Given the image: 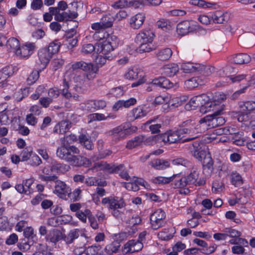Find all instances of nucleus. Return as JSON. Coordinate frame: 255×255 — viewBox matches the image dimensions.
I'll use <instances>...</instances> for the list:
<instances>
[{"mask_svg": "<svg viewBox=\"0 0 255 255\" xmlns=\"http://www.w3.org/2000/svg\"><path fill=\"white\" fill-rule=\"evenodd\" d=\"M168 131H167L162 134L154 135L152 138L156 142H163L164 143H165L168 142Z\"/></svg>", "mask_w": 255, "mask_h": 255, "instance_id": "nucleus-60", "label": "nucleus"}, {"mask_svg": "<svg viewBox=\"0 0 255 255\" xmlns=\"http://www.w3.org/2000/svg\"><path fill=\"white\" fill-rule=\"evenodd\" d=\"M102 203L104 205L108 204L109 208L113 210L112 213L114 216H118L119 213L118 209L126 206V203L123 199L118 197L111 196L104 198L102 199Z\"/></svg>", "mask_w": 255, "mask_h": 255, "instance_id": "nucleus-4", "label": "nucleus"}, {"mask_svg": "<svg viewBox=\"0 0 255 255\" xmlns=\"http://www.w3.org/2000/svg\"><path fill=\"white\" fill-rule=\"evenodd\" d=\"M217 104L215 103V101L214 100L211 101L210 98L209 97V101L205 103V104L203 105V106L200 109V111L202 113H206L211 111L216 110L217 109H219V108H217Z\"/></svg>", "mask_w": 255, "mask_h": 255, "instance_id": "nucleus-37", "label": "nucleus"}, {"mask_svg": "<svg viewBox=\"0 0 255 255\" xmlns=\"http://www.w3.org/2000/svg\"><path fill=\"white\" fill-rule=\"evenodd\" d=\"M174 233L175 231L171 228L164 229L158 234L157 236L161 240L168 241L173 238Z\"/></svg>", "mask_w": 255, "mask_h": 255, "instance_id": "nucleus-38", "label": "nucleus"}, {"mask_svg": "<svg viewBox=\"0 0 255 255\" xmlns=\"http://www.w3.org/2000/svg\"><path fill=\"white\" fill-rule=\"evenodd\" d=\"M117 39L115 36L109 37L106 41L101 43L96 44V52L99 54L109 55H112L111 52L114 50V47L116 46V42H111L110 40Z\"/></svg>", "mask_w": 255, "mask_h": 255, "instance_id": "nucleus-7", "label": "nucleus"}, {"mask_svg": "<svg viewBox=\"0 0 255 255\" xmlns=\"http://www.w3.org/2000/svg\"><path fill=\"white\" fill-rule=\"evenodd\" d=\"M143 141V137L142 136H137L128 141V148H132L139 145Z\"/></svg>", "mask_w": 255, "mask_h": 255, "instance_id": "nucleus-59", "label": "nucleus"}, {"mask_svg": "<svg viewBox=\"0 0 255 255\" xmlns=\"http://www.w3.org/2000/svg\"><path fill=\"white\" fill-rule=\"evenodd\" d=\"M146 115V112L140 108H135L130 112V120H134Z\"/></svg>", "mask_w": 255, "mask_h": 255, "instance_id": "nucleus-49", "label": "nucleus"}, {"mask_svg": "<svg viewBox=\"0 0 255 255\" xmlns=\"http://www.w3.org/2000/svg\"><path fill=\"white\" fill-rule=\"evenodd\" d=\"M177 176V175H173L172 176L170 177L158 176L151 179V181L154 184H165L173 181V179Z\"/></svg>", "mask_w": 255, "mask_h": 255, "instance_id": "nucleus-42", "label": "nucleus"}, {"mask_svg": "<svg viewBox=\"0 0 255 255\" xmlns=\"http://www.w3.org/2000/svg\"><path fill=\"white\" fill-rule=\"evenodd\" d=\"M32 242L29 240L24 239L22 240L21 242L18 244L19 249L22 251H26L30 249Z\"/></svg>", "mask_w": 255, "mask_h": 255, "instance_id": "nucleus-63", "label": "nucleus"}, {"mask_svg": "<svg viewBox=\"0 0 255 255\" xmlns=\"http://www.w3.org/2000/svg\"><path fill=\"white\" fill-rule=\"evenodd\" d=\"M88 122L92 123L96 121H103L107 119V117L103 114L100 113H94L90 114L88 117Z\"/></svg>", "mask_w": 255, "mask_h": 255, "instance_id": "nucleus-56", "label": "nucleus"}, {"mask_svg": "<svg viewBox=\"0 0 255 255\" xmlns=\"http://www.w3.org/2000/svg\"><path fill=\"white\" fill-rule=\"evenodd\" d=\"M71 69L73 71L81 69L85 72H88L92 74L96 73L98 71V68L96 66H95L92 63H86L83 61L74 62L71 65ZM86 77L89 80L94 78L90 73L87 74Z\"/></svg>", "mask_w": 255, "mask_h": 255, "instance_id": "nucleus-6", "label": "nucleus"}, {"mask_svg": "<svg viewBox=\"0 0 255 255\" xmlns=\"http://www.w3.org/2000/svg\"><path fill=\"white\" fill-rule=\"evenodd\" d=\"M203 157L201 161L203 172L207 175H210L213 170V160L209 154H206Z\"/></svg>", "mask_w": 255, "mask_h": 255, "instance_id": "nucleus-16", "label": "nucleus"}, {"mask_svg": "<svg viewBox=\"0 0 255 255\" xmlns=\"http://www.w3.org/2000/svg\"><path fill=\"white\" fill-rule=\"evenodd\" d=\"M150 164L157 170L164 169L170 166L169 161L163 159H154L150 162Z\"/></svg>", "mask_w": 255, "mask_h": 255, "instance_id": "nucleus-33", "label": "nucleus"}, {"mask_svg": "<svg viewBox=\"0 0 255 255\" xmlns=\"http://www.w3.org/2000/svg\"><path fill=\"white\" fill-rule=\"evenodd\" d=\"M190 151L192 156L200 161H202L203 156L206 155V152L202 149L200 143L198 141L192 143Z\"/></svg>", "mask_w": 255, "mask_h": 255, "instance_id": "nucleus-18", "label": "nucleus"}, {"mask_svg": "<svg viewBox=\"0 0 255 255\" xmlns=\"http://www.w3.org/2000/svg\"><path fill=\"white\" fill-rule=\"evenodd\" d=\"M111 135H114L117 138H123L126 137L128 134V128L126 125H121L110 131Z\"/></svg>", "mask_w": 255, "mask_h": 255, "instance_id": "nucleus-23", "label": "nucleus"}, {"mask_svg": "<svg viewBox=\"0 0 255 255\" xmlns=\"http://www.w3.org/2000/svg\"><path fill=\"white\" fill-rule=\"evenodd\" d=\"M240 108L245 111H251L255 110V101H247L242 102L240 104Z\"/></svg>", "mask_w": 255, "mask_h": 255, "instance_id": "nucleus-51", "label": "nucleus"}, {"mask_svg": "<svg viewBox=\"0 0 255 255\" xmlns=\"http://www.w3.org/2000/svg\"><path fill=\"white\" fill-rule=\"evenodd\" d=\"M6 46L16 53V50H17L19 47V42L16 38L11 37L8 39V42Z\"/></svg>", "mask_w": 255, "mask_h": 255, "instance_id": "nucleus-53", "label": "nucleus"}, {"mask_svg": "<svg viewBox=\"0 0 255 255\" xmlns=\"http://www.w3.org/2000/svg\"><path fill=\"white\" fill-rule=\"evenodd\" d=\"M172 54V51L170 48H164L155 52L156 57L160 60H168Z\"/></svg>", "mask_w": 255, "mask_h": 255, "instance_id": "nucleus-35", "label": "nucleus"}, {"mask_svg": "<svg viewBox=\"0 0 255 255\" xmlns=\"http://www.w3.org/2000/svg\"><path fill=\"white\" fill-rule=\"evenodd\" d=\"M202 84V81L198 77H196L186 80L184 82V87L185 88L191 90Z\"/></svg>", "mask_w": 255, "mask_h": 255, "instance_id": "nucleus-31", "label": "nucleus"}, {"mask_svg": "<svg viewBox=\"0 0 255 255\" xmlns=\"http://www.w3.org/2000/svg\"><path fill=\"white\" fill-rule=\"evenodd\" d=\"M113 58V55H105L102 54H99L95 58V61L98 66L102 67L106 64L107 60H112Z\"/></svg>", "mask_w": 255, "mask_h": 255, "instance_id": "nucleus-43", "label": "nucleus"}, {"mask_svg": "<svg viewBox=\"0 0 255 255\" xmlns=\"http://www.w3.org/2000/svg\"><path fill=\"white\" fill-rule=\"evenodd\" d=\"M179 71L178 66L174 63L169 64L163 67V73L168 77L174 76Z\"/></svg>", "mask_w": 255, "mask_h": 255, "instance_id": "nucleus-34", "label": "nucleus"}, {"mask_svg": "<svg viewBox=\"0 0 255 255\" xmlns=\"http://www.w3.org/2000/svg\"><path fill=\"white\" fill-rule=\"evenodd\" d=\"M216 248L213 246H210L208 248L206 249H199L196 248H193L185 250L184 251V254L185 255L194 254L200 251L201 253L209 255L213 253L215 251Z\"/></svg>", "mask_w": 255, "mask_h": 255, "instance_id": "nucleus-27", "label": "nucleus"}, {"mask_svg": "<svg viewBox=\"0 0 255 255\" xmlns=\"http://www.w3.org/2000/svg\"><path fill=\"white\" fill-rule=\"evenodd\" d=\"M158 28L165 31H168L172 29L171 22L166 19H161L158 20L156 24Z\"/></svg>", "mask_w": 255, "mask_h": 255, "instance_id": "nucleus-41", "label": "nucleus"}, {"mask_svg": "<svg viewBox=\"0 0 255 255\" xmlns=\"http://www.w3.org/2000/svg\"><path fill=\"white\" fill-rule=\"evenodd\" d=\"M141 222V218L138 216H132L128 220V236L132 237L137 231L136 226L140 224Z\"/></svg>", "mask_w": 255, "mask_h": 255, "instance_id": "nucleus-20", "label": "nucleus"}, {"mask_svg": "<svg viewBox=\"0 0 255 255\" xmlns=\"http://www.w3.org/2000/svg\"><path fill=\"white\" fill-rule=\"evenodd\" d=\"M176 175L177 176L175 178H177L172 183L174 188H184L187 185H189L184 177L180 178L179 175Z\"/></svg>", "mask_w": 255, "mask_h": 255, "instance_id": "nucleus-46", "label": "nucleus"}, {"mask_svg": "<svg viewBox=\"0 0 255 255\" xmlns=\"http://www.w3.org/2000/svg\"><path fill=\"white\" fill-rule=\"evenodd\" d=\"M68 162L76 167H88L91 164V160L87 157L79 154H72Z\"/></svg>", "mask_w": 255, "mask_h": 255, "instance_id": "nucleus-11", "label": "nucleus"}, {"mask_svg": "<svg viewBox=\"0 0 255 255\" xmlns=\"http://www.w3.org/2000/svg\"><path fill=\"white\" fill-rule=\"evenodd\" d=\"M199 174V173L197 168H193L191 169L190 174L184 177L186 179V182L189 185L194 184L198 178Z\"/></svg>", "mask_w": 255, "mask_h": 255, "instance_id": "nucleus-40", "label": "nucleus"}, {"mask_svg": "<svg viewBox=\"0 0 255 255\" xmlns=\"http://www.w3.org/2000/svg\"><path fill=\"white\" fill-rule=\"evenodd\" d=\"M49 168H50L51 171L59 174L65 173L70 169L69 165L60 163L55 160L52 161Z\"/></svg>", "mask_w": 255, "mask_h": 255, "instance_id": "nucleus-13", "label": "nucleus"}, {"mask_svg": "<svg viewBox=\"0 0 255 255\" xmlns=\"http://www.w3.org/2000/svg\"><path fill=\"white\" fill-rule=\"evenodd\" d=\"M114 20L115 18L114 16H112L111 14H108L103 16L100 22L103 27H104L105 29L107 28L112 26Z\"/></svg>", "mask_w": 255, "mask_h": 255, "instance_id": "nucleus-45", "label": "nucleus"}, {"mask_svg": "<svg viewBox=\"0 0 255 255\" xmlns=\"http://www.w3.org/2000/svg\"><path fill=\"white\" fill-rule=\"evenodd\" d=\"M143 248L142 243L139 240L128 241V254L138 252Z\"/></svg>", "mask_w": 255, "mask_h": 255, "instance_id": "nucleus-32", "label": "nucleus"}, {"mask_svg": "<svg viewBox=\"0 0 255 255\" xmlns=\"http://www.w3.org/2000/svg\"><path fill=\"white\" fill-rule=\"evenodd\" d=\"M38 55L41 63L45 67L49 62L52 55L47 50V48L40 49L38 52Z\"/></svg>", "mask_w": 255, "mask_h": 255, "instance_id": "nucleus-24", "label": "nucleus"}, {"mask_svg": "<svg viewBox=\"0 0 255 255\" xmlns=\"http://www.w3.org/2000/svg\"><path fill=\"white\" fill-rule=\"evenodd\" d=\"M196 98H197L196 96L193 97L190 99V101L185 105V109L186 110H194L196 108H200L199 104L197 102V99H196Z\"/></svg>", "mask_w": 255, "mask_h": 255, "instance_id": "nucleus-57", "label": "nucleus"}, {"mask_svg": "<svg viewBox=\"0 0 255 255\" xmlns=\"http://www.w3.org/2000/svg\"><path fill=\"white\" fill-rule=\"evenodd\" d=\"M80 108L83 111H91L94 109V100H87L80 104Z\"/></svg>", "mask_w": 255, "mask_h": 255, "instance_id": "nucleus-64", "label": "nucleus"}, {"mask_svg": "<svg viewBox=\"0 0 255 255\" xmlns=\"http://www.w3.org/2000/svg\"><path fill=\"white\" fill-rule=\"evenodd\" d=\"M54 181L55 182L54 193L59 198L67 200L71 194V189L70 187L65 182L61 180L56 179Z\"/></svg>", "mask_w": 255, "mask_h": 255, "instance_id": "nucleus-10", "label": "nucleus"}, {"mask_svg": "<svg viewBox=\"0 0 255 255\" xmlns=\"http://www.w3.org/2000/svg\"><path fill=\"white\" fill-rule=\"evenodd\" d=\"M153 31L150 29H145L140 31L135 38V42H151L154 37Z\"/></svg>", "mask_w": 255, "mask_h": 255, "instance_id": "nucleus-12", "label": "nucleus"}, {"mask_svg": "<svg viewBox=\"0 0 255 255\" xmlns=\"http://www.w3.org/2000/svg\"><path fill=\"white\" fill-rule=\"evenodd\" d=\"M179 132L181 133L182 135L189 136L188 137L184 138L183 141L188 142L193 140L198 137V134L200 133L198 125H196L195 122L191 120L183 122L179 125Z\"/></svg>", "mask_w": 255, "mask_h": 255, "instance_id": "nucleus-1", "label": "nucleus"}, {"mask_svg": "<svg viewBox=\"0 0 255 255\" xmlns=\"http://www.w3.org/2000/svg\"><path fill=\"white\" fill-rule=\"evenodd\" d=\"M200 29L199 25L194 21L184 20L177 24L176 32L178 35L183 36Z\"/></svg>", "mask_w": 255, "mask_h": 255, "instance_id": "nucleus-3", "label": "nucleus"}, {"mask_svg": "<svg viewBox=\"0 0 255 255\" xmlns=\"http://www.w3.org/2000/svg\"><path fill=\"white\" fill-rule=\"evenodd\" d=\"M143 71L137 66H131L128 68V80H137L131 84L132 87H137L143 83Z\"/></svg>", "mask_w": 255, "mask_h": 255, "instance_id": "nucleus-9", "label": "nucleus"}, {"mask_svg": "<svg viewBox=\"0 0 255 255\" xmlns=\"http://www.w3.org/2000/svg\"><path fill=\"white\" fill-rule=\"evenodd\" d=\"M190 3L203 8L210 7L212 4L211 3L206 2L204 0H191Z\"/></svg>", "mask_w": 255, "mask_h": 255, "instance_id": "nucleus-61", "label": "nucleus"}, {"mask_svg": "<svg viewBox=\"0 0 255 255\" xmlns=\"http://www.w3.org/2000/svg\"><path fill=\"white\" fill-rule=\"evenodd\" d=\"M80 153L79 149L75 145L68 146H59L56 150L57 156L63 160L68 162L72 155L79 154Z\"/></svg>", "mask_w": 255, "mask_h": 255, "instance_id": "nucleus-5", "label": "nucleus"}, {"mask_svg": "<svg viewBox=\"0 0 255 255\" xmlns=\"http://www.w3.org/2000/svg\"><path fill=\"white\" fill-rule=\"evenodd\" d=\"M81 238L85 237V234L82 233L78 229L71 230L67 235H63V240L67 245L73 243L75 240L78 239L79 236Z\"/></svg>", "mask_w": 255, "mask_h": 255, "instance_id": "nucleus-14", "label": "nucleus"}, {"mask_svg": "<svg viewBox=\"0 0 255 255\" xmlns=\"http://www.w3.org/2000/svg\"><path fill=\"white\" fill-rule=\"evenodd\" d=\"M63 235L62 232L57 229L51 230L46 237V241H49L53 243H56L61 239H63Z\"/></svg>", "mask_w": 255, "mask_h": 255, "instance_id": "nucleus-28", "label": "nucleus"}, {"mask_svg": "<svg viewBox=\"0 0 255 255\" xmlns=\"http://www.w3.org/2000/svg\"><path fill=\"white\" fill-rule=\"evenodd\" d=\"M224 105H222L219 109H217L213 114L207 115L199 121L200 124L207 123L208 126L215 128L223 125L225 123V119L221 115L223 114Z\"/></svg>", "mask_w": 255, "mask_h": 255, "instance_id": "nucleus-2", "label": "nucleus"}, {"mask_svg": "<svg viewBox=\"0 0 255 255\" xmlns=\"http://www.w3.org/2000/svg\"><path fill=\"white\" fill-rule=\"evenodd\" d=\"M78 16V14L76 10H71L70 8H69L67 11L63 12L61 14L56 15V20L60 22L71 21L77 18Z\"/></svg>", "mask_w": 255, "mask_h": 255, "instance_id": "nucleus-15", "label": "nucleus"}, {"mask_svg": "<svg viewBox=\"0 0 255 255\" xmlns=\"http://www.w3.org/2000/svg\"><path fill=\"white\" fill-rule=\"evenodd\" d=\"M165 217V213L161 209H158L155 211L150 217L152 228L154 230H157L162 227L165 223L164 220Z\"/></svg>", "mask_w": 255, "mask_h": 255, "instance_id": "nucleus-8", "label": "nucleus"}, {"mask_svg": "<svg viewBox=\"0 0 255 255\" xmlns=\"http://www.w3.org/2000/svg\"><path fill=\"white\" fill-rule=\"evenodd\" d=\"M43 174L39 175L40 179L45 182L48 181H54L57 179L58 177L55 175H51V172H52L50 170V168L45 167L42 170Z\"/></svg>", "mask_w": 255, "mask_h": 255, "instance_id": "nucleus-30", "label": "nucleus"}, {"mask_svg": "<svg viewBox=\"0 0 255 255\" xmlns=\"http://www.w3.org/2000/svg\"><path fill=\"white\" fill-rule=\"evenodd\" d=\"M15 54L17 56L20 58H28L31 55L25 48L24 44L21 47H19L18 49L16 50Z\"/></svg>", "mask_w": 255, "mask_h": 255, "instance_id": "nucleus-58", "label": "nucleus"}, {"mask_svg": "<svg viewBox=\"0 0 255 255\" xmlns=\"http://www.w3.org/2000/svg\"><path fill=\"white\" fill-rule=\"evenodd\" d=\"M91 212L89 209H85L84 211L80 210L76 213V216L82 222L86 223L87 218H89Z\"/></svg>", "mask_w": 255, "mask_h": 255, "instance_id": "nucleus-50", "label": "nucleus"}, {"mask_svg": "<svg viewBox=\"0 0 255 255\" xmlns=\"http://www.w3.org/2000/svg\"><path fill=\"white\" fill-rule=\"evenodd\" d=\"M168 142L169 143H175V142H185L183 141L185 136L182 135L181 133L179 132V129L175 131H168Z\"/></svg>", "mask_w": 255, "mask_h": 255, "instance_id": "nucleus-25", "label": "nucleus"}, {"mask_svg": "<svg viewBox=\"0 0 255 255\" xmlns=\"http://www.w3.org/2000/svg\"><path fill=\"white\" fill-rule=\"evenodd\" d=\"M151 85L159 86L164 89H170L174 86V83L165 77H159L154 79L151 83Z\"/></svg>", "mask_w": 255, "mask_h": 255, "instance_id": "nucleus-19", "label": "nucleus"}, {"mask_svg": "<svg viewBox=\"0 0 255 255\" xmlns=\"http://www.w3.org/2000/svg\"><path fill=\"white\" fill-rule=\"evenodd\" d=\"M33 154L32 148L31 147H25L21 152V161H24L29 160Z\"/></svg>", "mask_w": 255, "mask_h": 255, "instance_id": "nucleus-55", "label": "nucleus"}, {"mask_svg": "<svg viewBox=\"0 0 255 255\" xmlns=\"http://www.w3.org/2000/svg\"><path fill=\"white\" fill-rule=\"evenodd\" d=\"M120 247L119 243L114 240V242L106 246L105 250L108 255H111L114 253H117Z\"/></svg>", "mask_w": 255, "mask_h": 255, "instance_id": "nucleus-44", "label": "nucleus"}, {"mask_svg": "<svg viewBox=\"0 0 255 255\" xmlns=\"http://www.w3.org/2000/svg\"><path fill=\"white\" fill-rule=\"evenodd\" d=\"M158 119V117L153 118V119L147 121L144 124L146 127L149 126L148 128L152 133H158L160 131V128L161 126L159 124H154L156 120Z\"/></svg>", "mask_w": 255, "mask_h": 255, "instance_id": "nucleus-36", "label": "nucleus"}, {"mask_svg": "<svg viewBox=\"0 0 255 255\" xmlns=\"http://www.w3.org/2000/svg\"><path fill=\"white\" fill-rule=\"evenodd\" d=\"M152 42H136L140 44L138 47L139 52H149L154 49V46L152 43Z\"/></svg>", "mask_w": 255, "mask_h": 255, "instance_id": "nucleus-47", "label": "nucleus"}, {"mask_svg": "<svg viewBox=\"0 0 255 255\" xmlns=\"http://www.w3.org/2000/svg\"><path fill=\"white\" fill-rule=\"evenodd\" d=\"M34 180L32 178L27 179L23 181L25 189H26L25 195H29L33 193V190L31 186Z\"/></svg>", "mask_w": 255, "mask_h": 255, "instance_id": "nucleus-62", "label": "nucleus"}, {"mask_svg": "<svg viewBox=\"0 0 255 255\" xmlns=\"http://www.w3.org/2000/svg\"><path fill=\"white\" fill-rule=\"evenodd\" d=\"M60 46V42H59L58 40H55L49 43V46L47 49L49 53H50L53 55V54L58 52Z\"/></svg>", "mask_w": 255, "mask_h": 255, "instance_id": "nucleus-48", "label": "nucleus"}, {"mask_svg": "<svg viewBox=\"0 0 255 255\" xmlns=\"http://www.w3.org/2000/svg\"><path fill=\"white\" fill-rule=\"evenodd\" d=\"M63 89L61 90V94L66 99L72 98V95L69 91V84L64 78L63 81Z\"/></svg>", "mask_w": 255, "mask_h": 255, "instance_id": "nucleus-54", "label": "nucleus"}, {"mask_svg": "<svg viewBox=\"0 0 255 255\" xmlns=\"http://www.w3.org/2000/svg\"><path fill=\"white\" fill-rule=\"evenodd\" d=\"M198 65L197 63L185 62L183 63L181 66V69L183 72L186 73H190L196 72Z\"/></svg>", "mask_w": 255, "mask_h": 255, "instance_id": "nucleus-39", "label": "nucleus"}, {"mask_svg": "<svg viewBox=\"0 0 255 255\" xmlns=\"http://www.w3.org/2000/svg\"><path fill=\"white\" fill-rule=\"evenodd\" d=\"M71 128V123L68 121H62L57 124L54 128V132L64 134Z\"/></svg>", "mask_w": 255, "mask_h": 255, "instance_id": "nucleus-29", "label": "nucleus"}, {"mask_svg": "<svg viewBox=\"0 0 255 255\" xmlns=\"http://www.w3.org/2000/svg\"><path fill=\"white\" fill-rule=\"evenodd\" d=\"M212 18L215 23H224L225 21L227 22L229 20V14L227 12L217 10L212 14Z\"/></svg>", "mask_w": 255, "mask_h": 255, "instance_id": "nucleus-21", "label": "nucleus"}, {"mask_svg": "<svg viewBox=\"0 0 255 255\" xmlns=\"http://www.w3.org/2000/svg\"><path fill=\"white\" fill-rule=\"evenodd\" d=\"M123 165L121 164L119 166H116L113 164H108L105 162L104 171L110 173L118 172L122 169Z\"/></svg>", "mask_w": 255, "mask_h": 255, "instance_id": "nucleus-52", "label": "nucleus"}, {"mask_svg": "<svg viewBox=\"0 0 255 255\" xmlns=\"http://www.w3.org/2000/svg\"><path fill=\"white\" fill-rule=\"evenodd\" d=\"M196 65L197 66V67H196V73L202 74L205 76H210L215 71V67L209 65H205L198 63V65Z\"/></svg>", "mask_w": 255, "mask_h": 255, "instance_id": "nucleus-26", "label": "nucleus"}, {"mask_svg": "<svg viewBox=\"0 0 255 255\" xmlns=\"http://www.w3.org/2000/svg\"><path fill=\"white\" fill-rule=\"evenodd\" d=\"M144 19V14L138 13L131 18L130 25L132 28L137 29L142 25Z\"/></svg>", "mask_w": 255, "mask_h": 255, "instance_id": "nucleus-22", "label": "nucleus"}, {"mask_svg": "<svg viewBox=\"0 0 255 255\" xmlns=\"http://www.w3.org/2000/svg\"><path fill=\"white\" fill-rule=\"evenodd\" d=\"M251 57L246 53H238L232 55L230 60L236 64H247L251 61Z\"/></svg>", "mask_w": 255, "mask_h": 255, "instance_id": "nucleus-17", "label": "nucleus"}]
</instances>
